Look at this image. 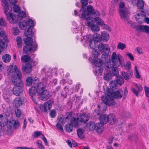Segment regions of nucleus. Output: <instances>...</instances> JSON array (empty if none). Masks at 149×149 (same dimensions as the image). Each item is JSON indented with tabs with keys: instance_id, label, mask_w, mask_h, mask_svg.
<instances>
[{
	"instance_id": "obj_7",
	"label": "nucleus",
	"mask_w": 149,
	"mask_h": 149,
	"mask_svg": "<svg viewBox=\"0 0 149 149\" xmlns=\"http://www.w3.org/2000/svg\"><path fill=\"white\" fill-rule=\"evenodd\" d=\"M25 45L23 48V51L26 54L34 52L37 48L36 43H33V39L31 38H25L24 40Z\"/></svg>"
},
{
	"instance_id": "obj_26",
	"label": "nucleus",
	"mask_w": 149,
	"mask_h": 149,
	"mask_svg": "<svg viewBox=\"0 0 149 149\" xmlns=\"http://www.w3.org/2000/svg\"><path fill=\"white\" fill-rule=\"evenodd\" d=\"M32 68L31 64L29 63H27L24 66L22 65V70L26 73H29L31 71Z\"/></svg>"
},
{
	"instance_id": "obj_53",
	"label": "nucleus",
	"mask_w": 149,
	"mask_h": 149,
	"mask_svg": "<svg viewBox=\"0 0 149 149\" xmlns=\"http://www.w3.org/2000/svg\"><path fill=\"white\" fill-rule=\"evenodd\" d=\"M19 126V123L17 120H14L13 127L15 129H17Z\"/></svg>"
},
{
	"instance_id": "obj_59",
	"label": "nucleus",
	"mask_w": 149,
	"mask_h": 149,
	"mask_svg": "<svg viewBox=\"0 0 149 149\" xmlns=\"http://www.w3.org/2000/svg\"><path fill=\"white\" fill-rule=\"evenodd\" d=\"M131 65V62L130 61H127L126 63V65H125V68L128 70H129L130 69Z\"/></svg>"
},
{
	"instance_id": "obj_42",
	"label": "nucleus",
	"mask_w": 149,
	"mask_h": 149,
	"mask_svg": "<svg viewBox=\"0 0 149 149\" xmlns=\"http://www.w3.org/2000/svg\"><path fill=\"white\" fill-rule=\"evenodd\" d=\"M73 127L70 123L68 124L65 126V130L67 132H71L73 130Z\"/></svg>"
},
{
	"instance_id": "obj_23",
	"label": "nucleus",
	"mask_w": 149,
	"mask_h": 149,
	"mask_svg": "<svg viewBox=\"0 0 149 149\" xmlns=\"http://www.w3.org/2000/svg\"><path fill=\"white\" fill-rule=\"evenodd\" d=\"M73 27H72V31L73 33H78L79 31L81 30L82 28H84V26L81 24V25L77 27V24L76 22H73L72 23Z\"/></svg>"
},
{
	"instance_id": "obj_15",
	"label": "nucleus",
	"mask_w": 149,
	"mask_h": 149,
	"mask_svg": "<svg viewBox=\"0 0 149 149\" xmlns=\"http://www.w3.org/2000/svg\"><path fill=\"white\" fill-rule=\"evenodd\" d=\"M14 120H8L6 118H3L1 121V126H4L6 125L7 127L11 129L13 126Z\"/></svg>"
},
{
	"instance_id": "obj_2",
	"label": "nucleus",
	"mask_w": 149,
	"mask_h": 149,
	"mask_svg": "<svg viewBox=\"0 0 149 149\" xmlns=\"http://www.w3.org/2000/svg\"><path fill=\"white\" fill-rule=\"evenodd\" d=\"M107 95L102 97V101L106 105L112 106L115 104V102L113 98L119 99L123 96V91L121 89L114 91L108 89L106 91Z\"/></svg>"
},
{
	"instance_id": "obj_45",
	"label": "nucleus",
	"mask_w": 149,
	"mask_h": 149,
	"mask_svg": "<svg viewBox=\"0 0 149 149\" xmlns=\"http://www.w3.org/2000/svg\"><path fill=\"white\" fill-rule=\"evenodd\" d=\"M90 29L91 31L94 32L99 31L100 30V27L97 24H95Z\"/></svg>"
},
{
	"instance_id": "obj_57",
	"label": "nucleus",
	"mask_w": 149,
	"mask_h": 149,
	"mask_svg": "<svg viewBox=\"0 0 149 149\" xmlns=\"http://www.w3.org/2000/svg\"><path fill=\"white\" fill-rule=\"evenodd\" d=\"M41 138L44 141V143H45V145L46 146H48V141L45 138V137L44 136V134L42 135V136L41 137Z\"/></svg>"
},
{
	"instance_id": "obj_38",
	"label": "nucleus",
	"mask_w": 149,
	"mask_h": 149,
	"mask_svg": "<svg viewBox=\"0 0 149 149\" xmlns=\"http://www.w3.org/2000/svg\"><path fill=\"white\" fill-rule=\"evenodd\" d=\"M11 59V56L8 54H5L2 57L3 61L6 63L9 62Z\"/></svg>"
},
{
	"instance_id": "obj_13",
	"label": "nucleus",
	"mask_w": 149,
	"mask_h": 149,
	"mask_svg": "<svg viewBox=\"0 0 149 149\" xmlns=\"http://www.w3.org/2000/svg\"><path fill=\"white\" fill-rule=\"evenodd\" d=\"M65 120L68 122V120H70L71 122L70 124L73 127H77L78 125V121L79 120L78 119V118L76 119L75 118L73 117L72 114L70 113L67 114V116L66 117Z\"/></svg>"
},
{
	"instance_id": "obj_19",
	"label": "nucleus",
	"mask_w": 149,
	"mask_h": 149,
	"mask_svg": "<svg viewBox=\"0 0 149 149\" xmlns=\"http://www.w3.org/2000/svg\"><path fill=\"white\" fill-rule=\"evenodd\" d=\"M89 114L85 113L79 115L78 119L80 122L85 123L89 120Z\"/></svg>"
},
{
	"instance_id": "obj_4",
	"label": "nucleus",
	"mask_w": 149,
	"mask_h": 149,
	"mask_svg": "<svg viewBox=\"0 0 149 149\" xmlns=\"http://www.w3.org/2000/svg\"><path fill=\"white\" fill-rule=\"evenodd\" d=\"M122 55L120 54H117L116 52H113L111 56V59L107 61H104L106 63L111 64L112 66L116 68H118L120 65L122 67L125 66V64Z\"/></svg>"
},
{
	"instance_id": "obj_24",
	"label": "nucleus",
	"mask_w": 149,
	"mask_h": 149,
	"mask_svg": "<svg viewBox=\"0 0 149 149\" xmlns=\"http://www.w3.org/2000/svg\"><path fill=\"white\" fill-rule=\"evenodd\" d=\"M137 30L149 33V26H147L139 25L136 27Z\"/></svg>"
},
{
	"instance_id": "obj_56",
	"label": "nucleus",
	"mask_w": 149,
	"mask_h": 149,
	"mask_svg": "<svg viewBox=\"0 0 149 149\" xmlns=\"http://www.w3.org/2000/svg\"><path fill=\"white\" fill-rule=\"evenodd\" d=\"M102 26L104 29L108 30L109 31H111V29L109 26L108 25L105 24L104 22L103 25Z\"/></svg>"
},
{
	"instance_id": "obj_11",
	"label": "nucleus",
	"mask_w": 149,
	"mask_h": 149,
	"mask_svg": "<svg viewBox=\"0 0 149 149\" xmlns=\"http://www.w3.org/2000/svg\"><path fill=\"white\" fill-rule=\"evenodd\" d=\"M8 40L5 31L1 29V53L3 49H6L8 46Z\"/></svg>"
},
{
	"instance_id": "obj_48",
	"label": "nucleus",
	"mask_w": 149,
	"mask_h": 149,
	"mask_svg": "<svg viewBox=\"0 0 149 149\" xmlns=\"http://www.w3.org/2000/svg\"><path fill=\"white\" fill-rule=\"evenodd\" d=\"M81 3L82 4V7L79 11H82V10H84V6H86L88 4V0H81Z\"/></svg>"
},
{
	"instance_id": "obj_29",
	"label": "nucleus",
	"mask_w": 149,
	"mask_h": 149,
	"mask_svg": "<svg viewBox=\"0 0 149 149\" xmlns=\"http://www.w3.org/2000/svg\"><path fill=\"white\" fill-rule=\"evenodd\" d=\"M104 125L101 123H96L95 130L98 133H101L104 130Z\"/></svg>"
},
{
	"instance_id": "obj_14",
	"label": "nucleus",
	"mask_w": 149,
	"mask_h": 149,
	"mask_svg": "<svg viewBox=\"0 0 149 149\" xmlns=\"http://www.w3.org/2000/svg\"><path fill=\"white\" fill-rule=\"evenodd\" d=\"M117 68L112 66L111 64H109L106 63L104 65L105 69L109 71L111 74L113 75H117L118 74V70Z\"/></svg>"
},
{
	"instance_id": "obj_58",
	"label": "nucleus",
	"mask_w": 149,
	"mask_h": 149,
	"mask_svg": "<svg viewBox=\"0 0 149 149\" xmlns=\"http://www.w3.org/2000/svg\"><path fill=\"white\" fill-rule=\"evenodd\" d=\"M15 112L16 116L18 117H20L22 114L21 110L18 109L16 110Z\"/></svg>"
},
{
	"instance_id": "obj_1",
	"label": "nucleus",
	"mask_w": 149,
	"mask_h": 149,
	"mask_svg": "<svg viewBox=\"0 0 149 149\" xmlns=\"http://www.w3.org/2000/svg\"><path fill=\"white\" fill-rule=\"evenodd\" d=\"M100 55L99 51L97 49H94L91 53V56L88 60L93 65V72L96 75H101L103 71V67L106 64V62L98 58Z\"/></svg>"
},
{
	"instance_id": "obj_49",
	"label": "nucleus",
	"mask_w": 149,
	"mask_h": 149,
	"mask_svg": "<svg viewBox=\"0 0 149 149\" xmlns=\"http://www.w3.org/2000/svg\"><path fill=\"white\" fill-rule=\"evenodd\" d=\"M38 147L40 149H45V148L42 144V142L41 140L38 141L36 143Z\"/></svg>"
},
{
	"instance_id": "obj_62",
	"label": "nucleus",
	"mask_w": 149,
	"mask_h": 149,
	"mask_svg": "<svg viewBox=\"0 0 149 149\" xmlns=\"http://www.w3.org/2000/svg\"><path fill=\"white\" fill-rule=\"evenodd\" d=\"M19 17H21L22 18L26 16V13L24 11H22L20 13L19 15H18Z\"/></svg>"
},
{
	"instance_id": "obj_36",
	"label": "nucleus",
	"mask_w": 149,
	"mask_h": 149,
	"mask_svg": "<svg viewBox=\"0 0 149 149\" xmlns=\"http://www.w3.org/2000/svg\"><path fill=\"white\" fill-rule=\"evenodd\" d=\"M84 130L81 129H79L77 130V134L79 138L82 139L84 137Z\"/></svg>"
},
{
	"instance_id": "obj_54",
	"label": "nucleus",
	"mask_w": 149,
	"mask_h": 149,
	"mask_svg": "<svg viewBox=\"0 0 149 149\" xmlns=\"http://www.w3.org/2000/svg\"><path fill=\"white\" fill-rule=\"evenodd\" d=\"M144 88L146 96L149 97V88L147 86H145Z\"/></svg>"
},
{
	"instance_id": "obj_51",
	"label": "nucleus",
	"mask_w": 149,
	"mask_h": 149,
	"mask_svg": "<svg viewBox=\"0 0 149 149\" xmlns=\"http://www.w3.org/2000/svg\"><path fill=\"white\" fill-rule=\"evenodd\" d=\"M17 44L18 47L20 48L22 46V39L21 37L18 36L17 38Z\"/></svg>"
},
{
	"instance_id": "obj_41",
	"label": "nucleus",
	"mask_w": 149,
	"mask_h": 149,
	"mask_svg": "<svg viewBox=\"0 0 149 149\" xmlns=\"http://www.w3.org/2000/svg\"><path fill=\"white\" fill-rule=\"evenodd\" d=\"M31 59L30 56L28 55L22 56L21 57V61L23 63H26L29 61Z\"/></svg>"
},
{
	"instance_id": "obj_6",
	"label": "nucleus",
	"mask_w": 149,
	"mask_h": 149,
	"mask_svg": "<svg viewBox=\"0 0 149 149\" xmlns=\"http://www.w3.org/2000/svg\"><path fill=\"white\" fill-rule=\"evenodd\" d=\"M84 40L86 44H88L90 48L93 49V51L95 47V42H100L101 41L100 35L97 33H94L93 36L90 35L85 36L84 37Z\"/></svg>"
},
{
	"instance_id": "obj_16",
	"label": "nucleus",
	"mask_w": 149,
	"mask_h": 149,
	"mask_svg": "<svg viewBox=\"0 0 149 149\" xmlns=\"http://www.w3.org/2000/svg\"><path fill=\"white\" fill-rule=\"evenodd\" d=\"M49 92L48 90H44L41 92V93H38V95L40 99L44 101H46L48 99L49 96Z\"/></svg>"
},
{
	"instance_id": "obj_55",
	"label": "nucleus",
	"mask_w": 149,
	"mask_h": 149,
	"mask_svg": "<svg viewBox=\"0 0 149 149\" xmlns=\"http://www.w3.org/2000/svg\"><path fill=\"white\" fill-rule=\"evenodd\" d=\"M14 10L15 12L19 13L20 10V8L18 5H15L14 8Z\"/></svg>"
},
{
	"instance_id": "obj_47",
	"label": "nucleus",
	"mask_w": 149,
	"mask_h": 149,
	"mask_svg": "<svg viewBox=\"0 0 149 149\" xmlns=\"http://www.w3.org/2000/svg\"><path fill=\"white\" fill-rule=\"evenodd\" d=\"M126 48V45L121 42H119L117 46V49L121 50L124 49Z\"/></svg>"
},
{
	"instance_id": "obj_21",
	"label": "nucleus",
	"mask_w": 149,
	"mask_h": 149,
	"mask_svg": "<svg viewBox=\"0 0 149 149\" xmlns=\"http://www.w3.org/2000/svg\"><path fill=\"white\" fill-rule=\"evenodd\" d=\"M38 82H39L38 83H36V84L34 85V86H36V90L38 94L41 93V92L45 90V86L44 84L42 82H40L38 83Z\"/></svg>"
},
{
	"instance_id": "obj_40",
	"label": "nucleus",
	"mask_w": 149,
	"mask_h": 149,
	"mask_svg": "<svg viewBox=\"0 0 149 149\" xmlns=\"http://www.w3.org/2000/svg\"><path fill=\"white\" fill-rule=\"evenodd\" d=\"M52 102L51 100H49L45 102L44 104L47 111L50 109L52 106Z\"/></svg>"
},
{
	"instance_id": "obj_60",
	"label": "nucleus",
	"mask_w": 149,
	"mask_h": 149,
	"mask_svg": "<svg viewBox=\"0 0 149 149\" xmlns=\"http://www.w3.org/2000/svg\"><path fill=\"white\" fill-rule=\"evenodd\" d=\"M137 67L136 66H135L134 67L135 71L136 72V77L137 78L139 79L140 78V76L139 74V72L137 70Z\"/></svg>"
},
{
	"instance_id": "obj_39",
	"label": "nucleus",
	"mask_w": 149,
	"mask_h": 149,
	"mask_svg": "<svg viewBox=\"0 0 149 149\" xmlns=\"http://www.w3.org/2000/svg\"><path fill=\"white\" fill-rule=\"evenodd\" d=\"M94 21L95 23L98 25L100 26H102L104 24V21L100 18L97 17L94 18Z\"/></svg>"
},
{
	"instance_id": "obj_44",
	"label": "nucleus",
	"mask_w": 149,
	"mask_h": 149,
	"mask_svg": "<svg viewBox=\"0 0 149 149\" xmlns=\"http://www.w3.org/2000/svg\"><path fill=\"white\" fill-rule=\"evenodd\" d=\"M110 88L112 91L116 89L117 88V85L115 81H112L110 83Z\"/></svg>"
},
{
	"instance_id": "obj_43",
	"label": "nucleus",
	"mask_w": 149,
	"mask_h": 149,
	"mask_svg": "<svg viewBox=\"0 0 149 149\" xmlns=\"http://www.w3.org/2000/svg\"><path fill=\"white\" fill-rule=\"evenodd\" d=\"M144 2L143 0H139L137 1L136 5L138 8L142 9L144 6Z\"/></svg>"
},
{
	"instance_id": "obj_50",
	"label": "nucleus",
	"mask_w": 149,
	"mask_h": 149,
	"mask_svg": "<svg viewBox=\"0 0 149 149\" xmlns=\"http://www.w3.org/2000/svg\"><path fill=\"white\" fill-rule=\"evenodd\" d=\"M104 79L107 81H109L111 79V76L109 73L105 74L104 76Z\"/></svg>"
},
{
	"instance_id": "obj_12",
	"label": "nucleus",
	"mask_w": 149,
	"mask_h": 149,
	"mask_svg": "<svg viewBox=\"0 0 149 149\" xmlns=\"http://www.w3.org/2000/svg\"><path fill=\"white\" fill-rule=\"evenodd\" d=\"M35 21L30 19H29L26 21L24 20L18 23L19 27L22 29H24L26 26H28L30 28H32L33 26L35 25Z\"/></svg>"
},
{
	"instance_id": "obj_10",
	"label": "nucleus",
	"mask_w": 149,
	"mask_h": 149,
	"mask_svg": "<svg viewBox=\"0 0 149 149\" xmlns=\"http://www.w3.org/2000/svg\"><path fill=\"white\" fill-rule=\"evenodd\" d=\"M119 11L121 18L125 21L127 20L129 17V12L127 9L125 8L123 3L120 2L119 3Z\"/></svg>"
},
{
	"instance_id": "obj_33",
	"label": "nucleus",
	"mask_w": 149,
	"mask_h": 149,
	"mask_svg": "<svg viewBox=\"0 0 149 149\" xmlns=\"http://www.w3.org/2000/svg\"><path fill=\"white\" fill-rule=\"evenodd\" d=\"M143 16L141 14L137 13L136 15V19L139 24H141L144 21Z\"/></svg>"
},
{
	"instance_id": "obj_46",
	"label": "nucleus",
	"mask_w": 149,
	"mask_h": 149,
	"mask_svg": "<svg viewBox=\"0 0 149 149\" xmlns=\"http://www.w3.org/2000/svg\"><path fill=\"white\" fill-rule=\"evenodd\" d=\"M96 124L93 122H90L88 125V126L90 130L93 131L95 130Z\"/></svg>"
},
{
	"instance_id": "obj_18",
	"label": "nucleus",
	"mask_w": 149,
	"mask_h": 149,
	"mask_svg": "<svg viewBox=\"0 0 149 149\" xmlns=\"http://www.w3.org/2000/svg\"><path fill=\"white\" fill-rule=\"evenodd\" d=\"M24 101V97H20L16 98L13 101V105L16 108H18L22 105Z\"/></svg>"
},
{
	"instance_id": "obj_31",
	"label": "nucleus",
	"mask_w": 149,
	"mask_h": 149,
	"mask_svg": "<svg viewBox=\"0 0 149 149\" xmlns=\"http://www.w3.org/2000/svg\"><path fill=\"white\" fill-rule=\"evenodd\" d=\"M101 36V40H102L105 42H107L109 40V35L107 32L105 31L102 32Z\"/></svg>"
},
{
	"instance_id": "obj_9",
	"label": "nucleus",
	"mask_w": 149,
	"mask_h": 149,
	"mask_svg": "<svg viewBox=\"0 0 149 149\" xmlns=\"http://www.w3.org/2000/svg\"><path fill=\"white\" fill-rule=\"evenodd\" d=\"M98 48L101 52L103 53L102 60L104 61H107L109 60V56L106 53L107 51H109L110 49L108 45L103 43H100L97 45Z\"/></svg>"
},
{
	"instance_id": "obj_61",
	"label": "nucleus",
	"mask_w": 149,
	"mask_h": 149,
	"mask_svg": "<svg viewBox=\"0 0 149 149\" xmlns=\"http://www.w3.org/2000/svg\"><path fill=\"white\" fill-rule=\"evenodd\" d=\"M142 9V10H141V13H139L141 14L142 15V16H143L144 17H146V15L148 13V12L147 11L145 10L143 8Z\"/></svg>"
},
{
	"instance_id": "obj_63",
	"label": "nucleus",
	"mask_w": 149,
	"mask_h": 149,
	"mask_svg": "<svg viewBox=\"0 0 149 149\" xmlns=\"http://www.w3.org/2000/svg\"><path fill=\"white\" fill-rule=\"evenodd\" d=\"M6 25V21L2 18H1V26H5Z\"/></svg>"
},
{
	"instance_id": "obj_5",
	"label": "nucleus",
	"mask_w": 149,
	"mask_h": 149,
	"mask_svg": "<svg viewBox=\"0 0 149 149\" xmlns=\"http://www.w3.org/2000/svg\"><path fill=\"white\" fill-rule=\"evenodd\" d=\"M87 11L86 10H82V12L81 14V11H77L76 10H74V14L75 15L78 16L80 18H85L87 17H89L90 15H92L95 16H99L100 13L99 11L96 9L93 8V6L89 5L87 7Z\"/></svg>"
},
{
	"instance_id": "obj_32",
	"label": "nucleus",
	"mask_w": 149,
	"mask_h": 149,
	"mask_svg": "<svg viewBox=\"0 0 149 149\" xmlns=\"http://www.w3.org/2000/svg\"><path fill=\"white\" fill-rule=\"evenodd\" d=\"M34 26L32 28L29 27L25 30L24 34L26 36H31L33 35V33L32 31V29L33 28Z\"/></svg>"
},
{
	"instance_id": "obj_8",
	"label": "nucleus",
	"mask_w": 149,
	"mask_h": 149,
	"mask_svg": "<svg viewBox=\"0 0 149 149\" xmlns=\"http://www.w3.org/2000/svg\"><path fill=\"white\" fill-rule=\"evenodd\" d=\"M2 2L4 7V12L6 14L9 22L11 23H15L18 20V16L13 14L11 11H9L7 13L8 10L7 1L6 0H2Z\"/></svg>"
},
{
	"instance_id": "obj_20",
	"label": "nucleus",
	"mask_w": 149,
	"mask_h": 149,
	"mask_svg": "<svg viewBox=\"0 0 149 149\" xmlns=\"http://www.w3.org/2000/svg\"><path fill=\"white\" fill-rule=\"evenodd\" d=\"M39 82V80L37 78H35L34 80H33L31 77H29L26 79V85L28 86H30L32 84L33 85H35L36 82V83Z\"/></svg>"
},
{
	"instance_id": "obj_37",
	"label": "nucleus",
	"mask_w": 149,
	"mask_h": 149,
	"mask_svg": "<svg viewBox=\"0 0 149 149\" xmlns=\"http://www.w3.org/2000/svg\"><path fill=\"white\" fill-rule=\"evenodd\" d=\"M116 81L117 84L120 85H122L124 83V79L123 77L120 75L117 76Z\"/></svg>"
},
{
	"instance_id": "obj_64",
	"label": "nucleus",
	"mask_w": 149,
	"mask_h": 149,
	"mask_svg": "<svg viewBox=\"0 0 149 149\" xmlns=\"http://www.w3.org/2000/svg\"><path fill=\"white\" fill-rule=\"evenodd\" d=\"M13 33L15 35H18L19 33V31L17 27H15L13 29Z\"/></svg>"
},
{
	"instance_id": "obj_27",
	"label": "nucleus",
	"mask_w": 149,
	"mask_h": 149,
	"mask_svg": "<svg viewBox=\"0 0 149 149\" xmlns=\"http://www.w3.org/2000/svg\"><path fill=\"white\" fill-rule=\"evenodd\" d=\"M52 77V75L51 72L47 71L46 73L45 77L42 78V81L46 84L49 83L50 79Z\"/></svg>"
},
{
	"instance_id": "obj_35",
	"label": "nucleus",
	"mask_w": 149,
	"mask_h": 149,
	"mask_svg": "<svg viewBox=\"0 0 149 149\" xmlns=\"http://www.w3.org/2000/svg\"><path fill=\"white\" fill-rule=\"evenodd\" d=\"M30 95L32 97H33L36 94L37 92L36 86H33L29 91Z\"/></svg>"
},
{
	"instance_id": "obj_3",
	"label": "nucleus",
	"mask_w": 149,
	"mask_h": 149,
	"mask_svg": "<svg viewBox=\"0 0 149 149\" xmlns=\"http://www.w3.org/2000/svg\"><path fill=\"white\" fill-rule=\"evenodd\" d=\"M9 74L11 75V73L16 74L17 76H13L12 78V81L15 85L23 86V82L21 80L22 75L20 71L17 68L16 65H10L9 66L8 69Z\"/></svg>"
},
{
	"instance_id": "obj_25",
	"label": "nucleus",
	"mask_w": 149,
	"mask_h": 149,
	"mask_svg": "<svg viewBox=\"0 0 149 149\" xmlns=\"http://www.w3.org/2000/svg\"><path fill=\"white\" fill-rule=\"evenodd\" d=\"M109 116L105 114H101L100 116V123L104 125L106 124L108 122Z\"/></svg>"
},
{
	"instance_id": "obj_52",
	"label": "nucleus",
	"mask_w": 149,
	"mask_h": 149,
	"mask_svg": "<svg viewBox=\"0 0 149 149\" xmlns=\"http://www.w3.org/2000/svg\"><path fill=\"white\" fill-rule=\"evenodd\" d=\"M43 134L42 133L39 131H36L34 132L33 135V136L34 138H37L40 135H42Z\"/></svg>"
},
{
	"instance_id": "obj_30",
	"label": "nucleus",
	"mask_w": 149,
	"mask_h": 149,
	"mask_svg": "<svg viewBox=\"0 0 149 149\" xmlns=\"http://www.w3.org/2000/svg\"><path fill=\"white\" fill-rule=\"evenodd\" d=\"M86 20V25L90 28L94 24V22L92 19L91 17H87L85 18Z\"/></svg>"
},
{
	"instance_id": "obj_34",
	"label": "nucleus",
	"mask_w": 149,
	"mask_h": 149,
	"mask_svg": "<svg viewBox=\"0 0 149 149\" xmlns=\"http://www.w3.org/2000/svg\"><path fill=\"white\" fill-rule=\"evenodd\" d=\"M108 122L110 124L113 125L115 123L116 121V118L113 114H111L109 116Z\"/></svg>"
},
{
	"instance_id": "obj_17",
	"label": "nucleus",
	"mask_w": 149,
	"mask_h": 149,
	"mask_svg": "<svg viewBox=\"0 0 149 149\" xmlns=\"http://www.w3.org/2000/svg\"><path fill=\"white\" fill-rule=\"evenodd\" d=\"M22 86L15 85L11 90L13 93L17 96L21 95L22 92Z\"/></svg>"
},
{
	"instance_id": "obj_28",
	"label": "nucleus",
	"mask_w": 149,
	"mask_h": 149,
	"mask_svg": "<svg viewBox=\"0 0 149 149\" xmlns=\"http://www.w3.org/2000/svg\"><path fill=\"white\" fill-rule=\"evenodd\" d=\"M121 74L125 80H128L132 78L133 73L130 71L128 72H127L123 71L122 72Z\"/></svg>"
},
{
	"instance_id": "obj_22",
	"label": "nucleus",
	"mask_w": 149,
	"mask_h": 149,
	"mask_svg": "<svg viewBox=\"0 0 149 149\" xmlns=\"http://www.w3.org/2000/svg\"><path fill=\"white\" fill-rule=\"evenodd\" d=\"M134 86L137 90L133 88H132V90L135 95L138 96L139 95L138 93L142 91L143 89L141 85L138 84H134Z\"/></svg>"
}]
</instances>
